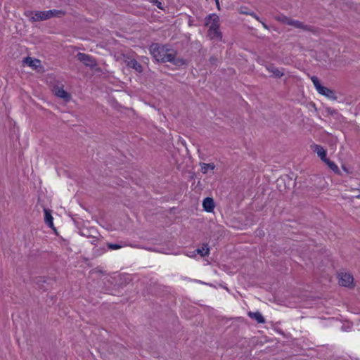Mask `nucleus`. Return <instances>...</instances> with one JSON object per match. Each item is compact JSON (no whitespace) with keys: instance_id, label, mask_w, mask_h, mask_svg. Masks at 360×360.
<instances>
[{"instance_id":"1","label":"nucleus","mask_w":360,"mask_h":360,"mask_svg":"<svg viewBox=\"0 0 360 360\" xmlns=\"http://www.w3.org/2000/svg\"><path fill=\"white\" fill-rule=\"evenodd\" d=\"M149 50L158 62H170L176 66L185 64V60L183 58H176V51L168 45L154 43L150 45Z\"/></svg>"},{"instance_id":"2","label":"nucleus","mask_w":360,"mask_h":360,"mask_svg":"<svg viewBox=\"0 0 360 360\" xmlns=\"http://www.w3.org/2000/svg\"><path fill=\"white\" fill-rule=\"evenodd\" d=\"M25 15L30 18L32 22L43 21L53 17L60 18L65 15V12L60 10H49L44 11H26Z\"/></svg>"},{"instance_id":"3","label":"nucleus","mask_w":360,"mask_h":360,"mask_svg":"<svg viewBox=\"0 0 360 360\" xmlns=\"http://www.w3.org/2000/svg\"><path fill=\"white\" fill-rule=\"evenodd\" d=\"M311 80L313 82L316 91L319 92V94L325 96L326 97L328 98L331 100H337V96H335V93L334 91H333L330 89H328L327 87H325L322 86L319 82V79L316 76H312L311 77Z\"/></svg>"},{"instance_id":"4","label":"nucleus","mask_w":360,"mask_h":360,"mask_svg":"<svg viewBox=\"0 0 360 360\" xmlns=\"http://www.w3.org/2000/svg\"><path fill=\"white\" fill-rule=\"evenodd\" d=\"M290 26H292L295 28L302 30L305 32H309L313 34H319L320 33V29L309 25H305L303 22L292 19Z\"/></svg>"},{"instance_id":"5","label":"nucleus","mask_w":360,"mask_h":360,"mask_svg":"<svg viewBox=\"0 0 360 360\" xmlns=\"http://www.w3.org/2000/svg\"><path fill=\"white\" fill-rule=\"evenodd\" d=\"M76 57L78 60L83 63L86 66L91 68H95L98 65L96 60L88 54L79 52L77 54Z\"/></svg>"},{"instance_id":"6","label":"nucleus","mask_w":360,"mask_h":360,"mask_svg":"<svg viewBox=\"0 0 360 360\" xmlns=\"http://www.w3.org/2000/svg\"><path fill=\"white\" fill-rule=\"evenodd\" d=\"M205 25L208 27V30L219 28V18L217 14L212 13L207 15L205 19Z\"/></svg>"},{"instance_id":"7","label":"nucleus","mask_w":360,"mask_h":360,"mask_svg":"<svg viewBox=\"0 0 360 360\" xmlns=\"http://www.w3.org/2000/svg\"><path fill=\"white\" fill-rule=\"evenodd\" d=\"M339 284L342 286L352 288L354 286V278L352 275L347 272H342L339 274Z\"/></svg>"},{"instance_id":"8","label":"nucleus","mask_w":360,"mask_h":360,"mask_svg":"<svg viewBox=\"0 0 360 360\" xmlns=\"http://www.w3.org/2000/svg\"><path fill=\"white\" fill-rule=\"evenodd\" d=\"M22 63L30 67L32 69L37 70L38 68H42L41 60L31 57H26L23 59Z\"/></svg>"},{"instance_id":"9","label":"nucleus","mask_w":360,"mask_h":360,"mask_svg":"<svg viewBox=\"0 0 360 360\" xmlns=\"http://www.w3.org/2000/svg\"><path fill=\"white\" fill-rule=\"evenodd\" d=\"M207 37L210 40L214 41H222V33L220 31L219 28H215L207 30Z\"/></svg>"},{"instance_id":"10","label":"nucleus","mask_w":360,"mask_h":360,"mask_svg":"<svg viewBox=\"0 0 360 360\" xmlns=\"http://www.w3.org/2000/svg\"><path fill=\"white\" fill-rule=\"evenodd\" d=\"M125 63L129 68L134 69L138 72H143L142 65L136 60L127 58V59L125 60Z\"/></svg>"},{"instance_id":"11","label":"nucleus","mask_w":360,"mask_h":360,"mask_svg":"<svg viewBox=\"0 0 360 360\" xmlns=\"http://www.w3.org/2000/svg\"><path fill=\"white\" fill-rule=\"evenodd\" d=\"M266 70L272 73V76L275 78H281L284 75L283 70H279L274 64H269L266 66Z\"/></svg>"},{"instance_id":"12","label":"nucleus","mask_w":360,"mask_h":360,"mask_svg":"<svg viewBox=\"0 0 360 360\" xmlns=\"http://www.w3.org/2000/svg\"><path fill=\"white\" fill-rule=\"evenodd\" d=\"M55 95L58 97L64 99L65 101H70L71 96L70 94H68L66 91H65L61 87H56L54 89Z\"/></svg>"},{"instance_id":"13","label":"nucleus","mask_w":360,"mask_h":360,"mask_svg":"<svg viewBox=\"0 0 360 360\" xmlns=\"http://www.w3.org/2000/svg\"><path fill=\"white\" fill-rule=\"evenodd\" d=\"M313 151L316 153L317 155L322 161L325 160L326 158V150L320 145H314L311 146Z\"/></svg>"},{"instance_id":"14","label":"nucleus","mask_w":360,"mask_h":360,"mask_svg":"<svg viewBox=\"0 0 360 360\" xmlns=\"http://www.w3.org/2000/svg\"><path fill=\"white\" fill-rule=\"evenodd\" d=\"M202 206L205 211L211 212L214 210V202L212 198H206L203 200Z\"/></svg>"},{"instance_id":"15","label":"nucleus","mask_w":360,"mask_h":360,"mask_svg":"<svg viewBox=\"0 0 360 360\" xmlns=\"http://www.w3.org/2000/svg\"><path fill=\"white\" fill-rule=\"evenodd\" d=\"M44 221L45 223L51 229H54L53 222V217L51 215V211L46 208L44 209Z\"/></svg>"},{"instance_id":"16","label":"nucleus","mask_w":360,"mask_h":360,"mask_svg":"<svg viewBox=\"0 0 360 360\" xmlns=\"http://www.w3.org/2000/svg\"><path fill=\"white\" fill-rule=\"evenodd\" d=\"M248 316L250 318L255 319L259 323H265V319L263 317L262 314L259 311H256V312L249 311Z\"/></svg>"},{"instance_id":"17","label":"nucleus","mask_w":360,"mask_h":360,"mask_svg":"<svg viewBox=\"0 0 360 360\" xmlns=\"http://www.w3.org/2000/svg\"><path fill=\"white\" fill-rule=\"evenodd\" d=\"M200 166L203 174L207 173L209 169L213 170L215 168V165L213 163L200 162Z\"/></svg>"},{"instance_id":"18","label":"nucleus","mask_w":360,"mask_h":360,"mask_svg":"<svg viewBox=\"0 0 360 360\" xmlns=\"http://www.w3.org/2000/svg\"><path fill=\"white\" fill-rule=\"evenodd\" d=\"M275 20L281 23L290 25L292 18L287 17L284 15H281L275 16Z\"/></svg>"},{"instance_id":"19","label":"nucleus","mask_w":360,"mask_h":360,"mask_svg":"<svg viewBox=\"0 0 360 360\" xmlns=\"http://www.w3.org/2000/svg\"><path fill=\"white\" fill-rule=\"evenodd\" d=\"M323 162L328 166V167L333 170L335 174L340 173V169L336 165V164L332 161H330L329 159L326 158Z\"/></svg>"},{"instance_id":"20","label":"nucleus","mask_w":360,"mask_h":360,"mask_svg":"<svg viewBox=\"0 0 360 360\" xmlns=\"http://www.w3.org/2000/svg\"><path fill=\"white\" fill-rule=\"evenodd\" d=\"M197 252L202 257L207 255L209 254V248L207 245H204L202 248L198 249Z\"/></svg>"},{"instance_id":"21","label":"nucleus","mask_w":360,"mask_h":360,"mask_svg":"<svg viewBox=\"0 0 360 360\" xmlns=\"http://www.w3.org/2000/svg\"><path fill=\"white\" fill-rule=\"evenodd\" d=\"M246 13V14H248V15H251V16H252V17H253V18H255L257 20H258L259 22H260L262 23V26H263L265 29H266V30H269V26H268L265 22H262V21L259 19V17H258V16H257L255 13L252 12V13Z\"/></svg>"},{"instance_id":"22","label":"nucleus","mask_w":360,"mask_h":360,"mask_svg":"<svg viewBox=\"0 0 360 360\" xmlns=\"http://www.w3.org/2000/svg\"><path fill=\"white\" fill-rule=\"evenodd\" d=\"M107 245H108V248L110 250H118L124 246H126L125 244L122 245H117V244H114V243H108Z\"/></svg>"},{"instance_id":"23","label":"nucleus","mask_w":360,"mask_h":360,"mask_svg":"<svg viewBox=\"0 0 360 360\" xmlns=\"http://www.w3.org/2000/svg\"><path fill=\"white\" fill-rule=\"evenodd\" d=\"M98 240V238L96 237H91V243L92 245H96V242Z\"/></svg>"},{"instance_id":"24","label":"nucleus","mask_w":360,"mask_h":360,"mask_svg":"<svg viewBox=\"0 0 360 360\" xmlns=\"http://www.w3.org/2000/svg\"><path fill=\"white\" fill-rule=\"evenodd\" d=\"M210 61L212 64H214L217 61V58L214 56H212L210 58Z\"/></svg>"},{"instance_id":"25","label":"nucleus","mask_w":360,"mask_h":360,"mask_svg":"<svg viewBox=\"0 0 360 360\" xmlns=\"http://www.w3.org/2000/svg\"><path fill=\"white\" fill-rule=\"evenodd\" d=\"M153 2H155L156 4H157V6L159 8H161V2H159L158 0H155V1H153Z\"/></svg>"},{"instance_id":"26","label":"nucleus","mask_w":360,"mask_h":360,"mask_svg":"<svg viewBox=\"0 0 360 360\" xmlns=\"http://www.w3.org/2000/svg\"><path fill=\"white\" fill-rule=\"evenodd\" d=\"M215 1H216V5H217L218 9H219V0H215Z\"/></svg>"},{"instance_id":"27","label":"nucleus","mask_w":360,"mask_h":360,"mask_svg":"<svg viewBox=\"0 0 360 360\" xmlns=\"http://www.w3.org/2000/svg\"><path fill=\"white\" fill-rule=\"evenodd\" d=\"M352 190H354H354H357V191H360V185L359 186V187H358V188H352Z\"/></svg>"},{"instance_id":"28","label":"nucleus","mask_w":360,"mask_h":360,"mask_svg":"<svg viewBox=\"0 0 360 360\" xmlns=\"http://www.w3.org/2000/svg\"><path fill=\"white\" fill-rule=\"evenodd\" d=\"M356 198H360V195H356Z\"/></svg>"}]
</instances>
